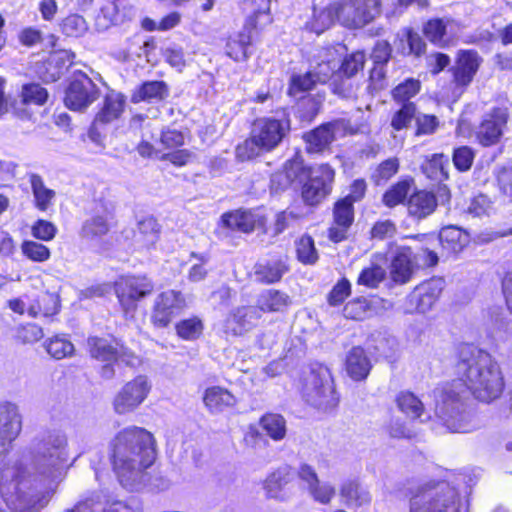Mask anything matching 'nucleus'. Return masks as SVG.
Returning <instances> with one entry per match:
<instances>
[{
  "mask_svg": "<svg viewBox=\"0 0 512 512\" xmlns=\"http://www.w3.org/2000/svg\"><path fill=\"white\" fill-rule=\"evenodd\" d=\"M423 31L432 43L444 47L459 37L462 26L452 18H434L425 24Z\"/></svg>",
  "mask_w": 512,
  "mask_h": 512,
  "instance_id": "obj_18",
  "label": "nucleus"
},
{
  "mask_svg": "<svg viewBox=\"0 0 512 512\" xmlns=\"http://www.w3.org/2000/svg\"><path fill=\"white\" fill-rule=\"evenodd\" d=\"M302 394L311 406L324 411L333 408L338 397L329 368L319 363L312 364L304 377Z\"/></svg>",
  "mask_w": 512,
  "mask_h": 512,
  "instance_id": "obj_7",
  "label": "nucleus"
},
{
  "mask_svg": "<svg viewBox=\"0 0 512 512\" xmlns=\"http://www.w3.org/2000/svg\"><path fill=\"white\" fill-rule=\"evenodd\" d=\"M449 158L444 154H433L423 165V173L431 180L443 182L448 179Z\"/></svg>",
  "mask_w": 512,
  "mask_h": 512,
  "instance_id": "obj_36",
  "label": "nucleus"
},
{
  "mask_svg": "<svg viewBox=\"0 0 512 512\" xmlns=\"http://www.w3.org/2000/svg\"><path fill=\"white\" fill-rule=\"evenodd\" d=\"M61 31L69 37H81L88 31V24L84 17L71 14L62 20Z\"/></svg>",
  "mask_w": 512,
  "mask_h": 512,
  "instance_id": "obj_48",
  "label": "nucleus"
},
{
  "mask_svg": "<svg viewBox=\"0 0 512 512\" xmlns=\"http://www.w3.org/2000/svg\"><path fill=\"white\" fill-rule=\"evenodd\" d=\"M409 189L410 185L407 181L398 182L383 195V202L388 207H394L406 199Z\"/></svg>",
  "mask_w": 512,
  "mask_h": 512,
  "instance_id": "obj_54",
  "label": "nucleus"
},
{
  "mask_svg": "<svg viewBox=\"0 0 512 512\" xmlns=\"http://www.w3.org/2000/svg\"><path fill=\"white\" fill-rule=\"evenodd\" d=\"M304 139L307 144V150L312 153H317L323 151L331 144L333 134L329 130V125L323 124L305 134Z\"/></svg>",
  "mask_w": 512,
  "mask_h": 512,
  "instance_id": "obj_39",
  "label": "nucleus"
},
{
  "mask_svg": "<svg viewBox=\"0 0 512 512\" xmlns=\"http://www.w3.org/2000/svg\"><path fill=\"white\" fill-rule=\"evenodd\" d=\"M385 277V270L380 266H372L364 269L358 277V284L365 285L370 288L377 287Z\"/></svg>",
  "mask_w": 512,
  "mask_h": 512,
  "instance_id": "obj_58",
  "label": "nucleus"
},
{
  "mask_svg": "<svg viewBox=\"0 0 512 512\" xmlns=\"http://www.w3.org/2000/svg\"><path fill=\"white\" fill-rule=\"evenodd\" d=\"M22 98L27 104L42 105L48 98V92L41 85L31 83L23 86Z\"/></svg>",
  "mask_w": 512,
  "mask_h": 512,
  "instance_id": "obj_55",
  "label": "nucleus"
},
{
  "mask_svg": "<svg viewBox=\"0 0 512 512\" xmlns=\"http://www.w3.org/2000/svg\"><path fill=\"white\" fill-rule=\"evenodd\" d=\"M203 323L198 317H192L181 320L176 325V331L179 337L184 340H195L203 332Z\"/></svg>",
  "mask_w": 512,
  "mask_h": 512,
  "instance_id": "obj_49",
  "label": "nucleus"
},
{
  "mask_svg": "<svg viewBox=\"0 0 512 512\" xmlns=\"http://www.w3.org/2000/svg\"><path fill=\"white\" fill-rule=\"evenodd\" d=\"M352 0H339L323 8L314 7L312 17L305 23L304 29L320 35L336 21L350 28L352 26Z\"/></svg>",
  "mask_w": 512,
  "mask_h": 512,
  "instance_id": "obj_8",
  "label": "nucleus"
},
{
  "mask_svg": "<svg viewBox=\"0 0 512 512\" xmlns=\"http://www.w3.org/2000/svg\"><path fill=\"white\" fill-rule=\"evenodd\" d=\"M74 58L75 54L67 50H62L51 55L49 60L47 61V64L49 66L59 65V68H57L49 76H46L45 81L53 82L58 80L63 74L64 69H67L70 65H72Z\"/></svg>",
  "mask_w": 512,
  "mask_h": 512,
  "instance_id": "obj_45",
  "label": "nucleus"
},
{
  "mask_svg": "<svg viewBox=\"0 0 512 512\" xmlns=\"http://www.w3.org/2000/svg\"><path fill=\"white\" fill-rule=\"evenodd\" d=\"M34 305H29L28 315L37 317L43 315L49 317L58 313L60 308L59 296L55 293L44 292L33 300Z\"/></svg>",
  "mask_w": 512,
  "mask_h": 512,
  "instance_id": "obj_30",
  "label": "nucleus"
},
{
  "mask_svg": "<svg viewBox=\"0 0 512 512\" xmlns=\"http://www.w3.org/2000/svg\"><path fill=\"white\" fill-rule=\"evenodd\" d=\"M296 253L298 260L303 264L312 265L318 260L314 241L307 235L302 236L296 241Z\"/></svg>",
  "mask_w": 512,
  "mask_h": 512,
  "instance_id": "obj_47",
  "label": "nucleus"
},
{
  "mask_svg": "<svg viewBox=\"0 0 512 512\" xmlns=\"http://www.w3.org/2000/svg\"><path fill=\"white\" fill-rule=\"evenodd\" d=\"M399 410L411 419H420L425 415L422 401L410 391H402L396 397Z\"/></svg>",
  "mask_w": 512,
  "mask_h": 512,
  "instance_id": "obj_35",
  "label": "nucleus"
},
{
  "mask_svg": "<svg viewBox=\"0 0 512 512\" xmlns=\"http://www.w3.org/2000/svg\"><path fill=\"white\" fill-rule=\"evenodd\" d=\"M289 131L290 121L286 117L258 119L252 127L250 137L237 146V157L248 160L262 152H270L282 142Z\"/></svg>",
  "mask_w": 512,
  "mask_h": 512,
  "instance_id": "obj_6",
  "label": "nucleus"
},
{
  "mask_svg": "<svg viewBox=\"0 0 512 512\" xmlns=\"http://www.w3.org/2000/svg\"><path fill=\"white\" fill-rule=\"evenodd\" d=\"M44 346L48 354L58 360L69 357L74 352V345L64 336L50 338Z\"/></svg>",
  "mask_w": 512,
  "mask_h": 512,
  "instance_id": "obj_42",
  "label": "nucleus"
},
{
  "mask_svg": "<svg viewBox=\"0 0 512 512\" xmlns=\"http://www.w3.org/2000/svg\"><path fill=\"white\" fill-rule=\"evenodd\" d=\"M493 211V203L488 196L480 194L471 199L467 213L472 217L489 216Z\"/></svg>",
  "mask_w": 512,
  "mask_h": 512,
  "instance_id": "obj_56",
  "label": "nucleus"
},
{
  "mask_svg": "<svg viewBox=\"0 0 512 512\" xmlns=\"http://www.w3.org/2000/svg\"><path fill=\"white\" fill-rule=\"evenodd\" d=\"M123 16L120 13V3L111 1L106 3L102 8L100 15L97 18V25L106 28L109 25H114L122 22Z\"/></svg>",
  "mask_w": 512,
  "mask_h": 512,
  "instance_id": "obj_51",
  "label": "nucleus"
},
{
  "mask_svg": "<svg viewBox=\"0 0 512 512\" xmlns=\"http://www.w3.org/2000/svg\"><path fill=\"white\" fill-rule=\"evenodd\" d=\"M153 289L152 282L146 277H125L115 284L117 298L126 316H132L138 301L149 295Z\"/></svg>",
  "mask_w": 512,
  "mask_h": 512,
  "instance_id": "obj_11",
  "label": "nucleus"
},
{
  "mask_svg": "<svg viewBox=\"0 0 512 512\" xmlns=\"http://www.w3.org/2000/svg\"><path fill=\"white\" fill-rule=\"evenodd\" d=\"M30 463L10 459L0 467V512H39L65 479L69 460L68 438L48 430L29 447Z\"/></svg>",
  "mask_w": 512,
  "mask_h": 512,
  "instance_id": "obj_1",
  "label": "nucleus"
},
{
  "mask_svg": "<svg viewBox=\"0 0 512 512\" xmlns=\"http://www.w3.org/2000/svg\"><path fill=\"white\" fill-rule=\"evenodd\" d=\"M457 379L434 390L435 414L443 428L452 433H469L478 427V421L468 406V394L482 402L498 398L504 388L499 364L486 351L471 344L458 350L455 365Z\"/></svg>",
  "mask_w": 512,
  "mask_h": 512,
  "instance_id": "obj_2",
  "label": "nucleus"
},
{
  "mask_svg": "<svg viewBox=\"0 0 512 512\" xmlns=\"http://www.w3.org/2000/svg\"><path fill=\"white\" fill-rule=\"evenodd\" d=\"M90 354L102 362H114L117 358L118 342H111L105 338L90 337L88 339Z\"/></svg>",
  "mask_w": 512,
  "mask_h": 512,
  "instance_id": "obj_33",
  "label": "nucleus"
},
{
  "mask_svg": "<svg viewBox=\"0 0 512 512\" xmlns=\"http://www.w3.org/2000/svg\"><path fill=\"white\" fill-rule=\"evenodd\" d=\"M261 313L255 306H241L232 310L224 321L227 335L240 336L251 330L260 319Z\"/></svg>",
  "mask_w": 512,
  "mask_h": 512,
  "instance_id": "obj_19",
  "label": "nucleus"
},
{
  "mask_svg": "<svg viewBox=\"0 0 512 512\" xmlns=\"http://www.w3.org/2000/svg\"><path fill=\"white\" fill-rule=\"evenodd\" d=\"M508 119L505 108H494L486 113L475 132L478 142L485 147L497 144L504 134Z\"/></svg>",
  "mask_w": 512,
  "mask_h": 512,
  "instance_id": "obj_14",
  "label": "nucleus"
},
{
  "mask_svg": "<svg viewBox=\"0 0 512 512\" xmlns=\"http://www.w3.org/2000/svg\"><path fill=\"white\" fill-rule=\"evenodd\" d=\"M416 107L414 103L408 102L402 105V107L393 115L391 120V126L394 130H402L407 128L415 116Z\"/></svg>",
  "mask_w": 512,
  "mask_h": 512,
  "instance_id": "obj_52",
  "label": "nucleus"
},
{
  "mask_svg": "<svg viewBox=\"0 0 512 512\" xmlns=\"http://www.w3.org/2000/svg\"><path fill=\"white\" fill-rule=\"evenodd\" d=\"M412 252L409 248H398L392 258L390 274L391 278L396 283H406L409 281L412 274L411 265Z\"/></svg>",
  "mask_w": 512,
  "mask_h": 512,
  "instance_id": "obj_25",
  "label": "nucleus"
},
{
  "mask_svg": "<svg viewBox=\"0 0 512 512\" xmlns=\"http://www.w3.org/2000/svg\"><path fill=\"white\" fill-rule=\"evenodd\" d=\"M22 430V417L16 404L0 403V461L12 448V443Z\"/></svg>",
  "mask_w": 512,
  "mask_h": 512,
  "instance_id": "obj_13",
  "label": "nucleus"
},
{
  "mask_svg": "<svg viewBox=\"0 0 512 512\" xmlns=\"http://www.w3.org/2000/svg\"><path fill=\"white\" fill-rule=\"evenodd\" d=\"M43 336L42 328L34 323L22 325L17 329V338L23 343H35L42 339Z\"/></svg>",
  "mask_w": 512,
  "mask_h": 512,
  "instance_id": "obj_62",
  "label": "nucleus"
},
{
  "mask_svg": "<svg viewBox=\"0 0 512 512\" xmlns=\"http://www.w3.org/2000/svg\"><path fill=\"white\" fill-rule=\"evenodd\" d=\"M352 223V194L339 200L334 208V224L329 229V238L340 242L346 238V233Z\"/></svg>",
  "mask_w": 512,
  "mask_h": 512,
  "instance_id": "obj_22",
  "label": "nucleus"
},
{
  "mask_svg": "<svg viewBox=\"0 0 512 512\" xmlns=\"http://www.w3.org/2000/svg\"><path fill=\"white\" fill-rule=\"evenodd\" d=\"M468 491L438 482L410 500V512H468Z\"/></svg>",
  "mask_w": 512,
  "mask_h": 512,
  "instance_id": "obj_5",
  "label": "nucleus"
},
{
  "mask_svg": "<svg viewBox=\"0 0 512 512\" xmlns=\"http://www.w3.org/2000/svg\"><path fill=\"white\" fill-rule=\"evenodd\" d=\"M399 170V160L396 157L389 158L383 162H381L372 177L375 180L376 184H380V182H385L389 180L393 175H395Z\"/></svg>",
  "mask_w": 512,
  "mask_h": 512,
  "instance_id": "obj_57",
  "label": "nucleus"
},
{
  "mask_svg": "<svg viewBox=\"0 0 512 512\" xmlns=\"http://www.w3.org/2000/svg\"><path fill=\"white\" fill-rule=\"evenodd\" d=\"M333 178L334 171L327 164L310 168L302 187L304 202L308 205L320 203L330 193Z\"/></svg>",
  "mask_w": 512,
  "mask_h": 512,
  "instance_id": "obj_12",
  "label": "nucleus"
},
{
  "mask_svg": "<svg viewBox=\"0 0 512 512\" xmlns=\"http://www.w3.org/2000/svg\"><path fill=\"white\" fill-rule=\"evenodd\" d=\"M436 205L434 194L427 191H418L410 197L408 210L411 215L422 218L431 214Z\"/></svg>",
  "mask_w": 512,
  "mask_h": 512,
  "instance_id": "obj_34",
  "label": "nucleus"
},
{
  "mask_svg": "<svg viewBox=\"0 0 512 512\" xmlns=\"http://www.w3.org/2000/svg\"><path fill=\"white\" fill-rule=\"evenodd\" d=\"M112 464L119 483L138 491L145 486L147 473L156 458L153 435L146 429L131 426L117 433L111 443Z\"/></svg>",
  "mask_w": 512,
  "mask_h": 512,
  "instance_id": "obj_3",
  "label": "nucleus"
},
{
  "mask_svg": "<svg viewBox=\"0 0 512 512\" xmlns=\"http://www.w3.org/2000/svg\"><path fill=\"white\" fill-rule=\"evenodd\" d=\"M22 254L33 262H46L51 256L50 249L42 243L25 240L21 244Z\"/></svg>",
  "mask_w": 512,
  "mask_h": 512,
  "instance_id": "obj_46",
  "label": "nucleus"
},
{
  "mask_svg": "<svg viewBox=\"0 0 512 512\" xmlns=\"http://www.w3.org/2000/svg\"><path fill=\"white\" fill-rule=\"evenodd\" d=\"M251 32L246 26L243 31L234 37H230L226 44V54L235 61H243L248 58V48L251 45Z\"/></svg>",
  "mask_w": 512,
  "mask_h": 512,
  "instance_id": "obj_32",
  "label": "nucleus"
},
{
  "mask_svg": "<svg viewBox=\"0 0 512 512\" xmlns=\"http://www.w3.org/2000/svg\"><path fill=\"white\" fill-rule=\"evenodd\" d=\"M152 384L146 375H138L126 382L115 394L112 406L118 415H126L138 409L147 399Z\"/></svg>",
  "mask_w": 512,
  "mask_h": 512,
  "instance_id": "obj_9",
  "label": "nucleus"
},
{
  "mask_svg": "<svg viewBox=\"0 0 512 512\" xmlns=\"http://www.w3.org/2000/svg\"><path fill=\"white\" fill-rule=\"evenodd\" d=\"M297 474L313 500L321 504H328L331 501L335 495L334 487L328 482L320 481L312 466L302 463L298 468Z\"/></svg>",
  "mask_w": 512,
  "mask_h": 512,
  "instance_id": "obj_20",
  "label": "nucleus"
},
{
  "mask_svg": "<svg viewBox=\"0 0 512 512\" xmlns=\"http://www.w3.org/2000/svg\"><path fill=\"white\" fill-rule=\"evenodd\" d=\"M369 354L370 349L354 347V381H360L367 378L372 368Z\"/></svg>",
  "mask_w": 512,
  "mask_h": 512,
  "instance_id": "obj_44",
  "label": "nucleus"
},
{
  "mask_svg": "<svg viewBox=\"0 0 512 512\" xmlns=\"http://www.w3.org/2000/svg\"><path fill=\"white\" fill-rule=\"evenodd\" d=\"M56 232L57 228L55 225L43 219L37 220L31 228L32 235L41 241L52 240L55 237Z\"/></svg>",
  "mask_w": 512,
  "mask_h": 512,
  "instance_id": "obj_61",
  "label": "nucleus"
},
{
  "mask_svg": "<svg viewBox=\"0 0 512 512\" xmlns=\"http://www.w3.org/2000/svg\"><path fill=\"white\" fill-rule=\"evenodd\" d=\"M284 172L289 176L291 185L295 182L302 183L309 175V169L303 166V163L299 160L287 161L284 166Z\"/></svg>",
  "mask_w": 512,
  "mask_h": 512,
  "instance_id": "obj_60",
  "label": "nucleus"
},
{
  "mask_svg": "<svg viewBox=\"0 0 512 512\" xmlns=\"http://www.w3.org/2000/svg\"><path fill=\"white\" fill-rule=\"evenodd\" d=\"M100 96L97 85L85 73L78 71L66 89L64 102L67 108L74 111H84Z\"/></svg>",
  "mask_w": 512,
  "mask_h": 512,
  "instance_id": "obj_10",
  "label": "nucleus"
},
{
  "mask_svg": "<svg viewBox=\"0 0 512 512\" xmlns=\"http://www.w3.org/2000/svg\"><path fill=\"white\" fill-rule=\"evenodd\" d=\"M439 241L448 253H458L468 243V235L457 226H447L441 229Z\"/></svg>",
  "mask_w": 512,
  "mask_h": 512,
  "instance_id": "obj_29",
  "label": "nucleus"
},
{
  "mask_svg": "<svg viewBox=\"0 0 512 512\" xmlns=\"http://www.w3.org/2000/svg\"><path fill=\"white\" fill-rule=\"evenodd\" d=\"M287 271V265L280 259L259 262L254 268L256 280L265 284L278 282Z\"/></svg>",
  "mask_w": 512,
  "mask_h": 512,
  "instance_id": "obj_26",
  "label": "nucleus"
},
{
  "mask_svg": "<svg viewBox=\"0 0 512 512\" xmlns=\"http://www.w3.org/2000/svg\"><path fill=\"white\" fill-rule=\"evenodd\" d=\"M481 58L472 50H462L458 53L453 67V96L460 97L472 82L479 69Z\"/></svg>",
  "mask_w": 512,
  "mask_h": 512,
  "instance_id": "obj_16",
  "label": "nucleus"
},
{
  "mask_svg": "<svg viewBox=\"0 0 512 512\" xmlns=\"http://www.w3.org/2000/svg\"><path fill=\"white\" fill-rule=\"evenodd\" d=\"M474 160V152L468 146L456 148L453 153V163L459 171H467L471 168Z\"/></svg>",
  "mask_w": 512,
  "mask_h": 512,
  "instance_id": "obj_59",
  "label": "nucleus"
},
{
  "mask_svg": "<svg viewBox=\"0 0 512 512\" xmlns=\"http://www.w3.org/2000/svg\"><path fill=\"white\" fill-rule=\"evenodd\" d=\"M400 41L402 43H407V46H402V52L404 54H415L416 56H419L425 50L426 45L421 36L411 30L403 32Z\"/></svg>",
  "mask_w": 512,
  "mask_h": 512,
  "instance_id": "obj_53",
  "label": "nucleus"
},
{
  "mask_svg": "<svg viewBox=\"0 0 512 512\" xmlns=\"http://www.w3.org/2000/svg\"><path fill=\"white\" fill-rule=\"evenodd\" d=\"M159 237L158 223L153 218H146L138 224L137 239L144 247L150 248L155 245Z\"/></svg>",
  "mask_w": 512,
  "mask_h": 512,
  "instance_id": "obj_43",
  "label": "nucleus"
},
{
  "mask_svg": "<svg viewBox=\"0 0 512 512\" xmlns=\"http://www.w3.org/2000/svg\"><path fill=\"white\" fill-rule=\"evenodd\" d=\"M381 13V0H354V29L371 23Z\"/></svg>",
  "mask_w": 512,
  "mask_h": 512,
  "instance_id": "obj_28",
  "label": "nucleus"
},
{
  "mask_svg": "<svg viewBox=\"0 0 512 512\" xmlns=\"http://www.w3.org/2000/svg\"><path fill=\"white\" fill-rule=\"evenodd\" d=\"M420 86L419 80L409 78L393 89V99L402 105L408 103L420 91Z\"/></svg>",
  "mask_w": 512,
  "mask_h": 512,
  "instance_id": "obj_50",
  "label": "nucleus"
},
{
  "mask_svg": "<svg viewBox=\"0 0 512 512\" xmlns=\"http://www.w3.org/2000/svg\"><path fill=\"white\" fill-rule=\"evenodd\" d=\"M260 425L274 440H281L286 434L285 419L279 414H266L260 419Z\"/></svg>",
  "mask_w": 512,
  "mask_h": 512,
  "instance_id": "obj_41",
  "label": "nucleus"
},
{
  "mask_svg": "<svg viewBox=\"0 0 512 512\" xmlns=\"http://www.w3.org/2000/svg\"><path fill=\"white\" fill-rule=\"evenodd\" d=\"M444 288L441 278H432L418 285L407 297L406 312L425 313L429 311L438 300Z\"/></svg>",
  "mask_w": 512,
  "mask_h": 512,
  "instance_id": "obj_15",
  "label": "nucleus"
},
{
  "mask_svg": "<svg viewBox=\"0 0 512 512\" xmlns=\"http://www.w3.org/2000/svg\"><path fill=\"white\" fill-rule=\"evenodd\" d=\"M30 184L35 207L42 212L47 211L53 204L55 191L47 188L41 176L37 174L30 175Z\"/></svg>",
  "mask_w": 512,
  "mask_h": 512,
  "instance_id": "obj_31",
  "label": "nucleus"
},
{
  "mask_svg": "<svg viewBox=\"0 0 512 512\" xmlns=\"http://www.w3.org/2000/svg\"><path fill=\"white\" fill-rule=\"evenodd\" d=\"M291 304L290 297L279 290L269 289L263 291L258 299L256 308L262 312H283Z\"/></svg>",
  "mask_w": 512,
  "mask_h": 512,
  "instance_id": "obj_27",
  "label": "nucleus"
},
{
  "mask_svg": "<svg viewBox=\"0 0 512 512\" xmlns=\"http://www.w3.org/2000/svg\"><path fill=\"white\" fill-rule=\"evenodd\" d=\"M224 225L232 230L250 232L254 229L255 218L251 212L235 211L222 216Z\"/></svg>",
  "mask_w": 512,
  "mask_h": 512,
  "instance_id": "obj_40",
  "label": "nucleus"
},
{
  "mask_svg": "<svg viewBox=\"0 0 512 512\" xmlns=\"http://www.w3.org/2000/svg\"><path fill=\"white\" fill-rule=\"evenodd\" d=\"M168 94L167 85L163 81H149L143 83L132 95V101L162 100Z\"/></svg>",
  "mask_w": 512,
  "mask_h": 512,
  "instance_id": "obj_38",
  "label": "nucleus"
},
{
  "mask_svg": "<svg viewBox=\"0 0 512 512\" xmlns=\"http://www.w3.org/2000/svg\"><path fill=\"white\" fill-rule=\"evenodd\" d=\"M202 401L212 415L221 414L234 408L238 403L237 397L231 391L219 385L207 387L203 392Z\"/></svg>",
  "mask_w": 512,
  "mask_h": 512,
  "instance_id": "obj_21",
  "label": "nucleus"
},
{
  "mask_svg": "<svg viewBox=\"0 0 512 512\" xmlns=\"http://www.w3.org/2000/svg\"><path fill=\"white\" fill-rule=\"evenodd\" d=\"M109 210L104 205H99L95 213L88 218L82 226V237L87 240H98L109 231Z\"/></svg>",
  "mask_w": 512,
  "mask_h": 512,
  "instance_id": "obj_24",
  "label": "nucleus"
},
{
  "mask_svg": "<svg viewBox=\"0 0 512 512\" xmlns=\"http://www.w3.org/2000/svg\"><path fill=\"white\" fill-rule=\"evenodd\" d=\"M191 257L197 259L200 263H195L191 266L188 272V279L192 282L202 281L207 275L204 264L209 261V256L207 254L192 253Z\"/></svg>",
  "mask_w": 512,
  "mask_h": 512,
  "instance_id": "obj_63",
  "label": "nucleus"
},
{
  "mask_svg": "<svg viewBox=\"0 0 512 512\" xmlns=\"http://www.w3.org/2000/svg\"><path fill=\"white\" fill-rule=\"evenodd\" d=\"M125 96L116 91H110L104 97L100 110L95 115L96 124H110L119 119L125 107Z\"/></svg>",
  "mask_w": 512,
  "mask_h": 512,
  "instance_id": "obj_23",
  "label": "nucleus"
},
{
  "mask_svg": "<svg viewBox=\"0 0 512 512\" xmlns=\"http://www.w3.org/2000/svg\"><path fill=\"white\" fill-rule=\"evenodd\" d=\"M184 306L185 299L180 292L174 290L162 292L155 300L152 322L157 327H166Z\"/></svg>",
  "mask_w": 512,
  "mask_h": 512,
  "instance_id": "obj_17",
  "label": "nucleus"
},
{
  "mask_svg": "<svg viewBox=\"0 0 512 512\" xmlns=\"http://www.w3.org/2000/svg\"><path fill=\"white\" fill-rule=\"evenodd\" d=\"M292 480L288 467H282L273 472L265 481L266 494L270 498L283 499V488Z\"/></svg>",
  "mask_w": 512,
  "mask_h": 512,
  "instance_id": "obj_37",
  "label": "nucleus"
},
{
  "mask_svg": "<svg viewBox=\"0 0 512 512\" xmlns=\"http://www.w3.org/2000/svg\"><path fill=\"white\" fill-rule=\"evenodd\" d=\"M347 48L342 44L317 49L310 60V69L319 83L331 80L335 94L347 98L350 96L352 55L346 54Z\"/></svg>",
  "mask_w": 512,
  "mask_h": 512,
  "instance_id": "obj_4",
  "label": "nucleus"
},
{
  "mask_svg": "<svg viewBox=\"0 0 512 512\" xmlns=\"http://www.w3.org/2000/svg\"><path fill=\"white\" fill-rule=\"evenodd\" d=\"M185 137L181 131L167 128L162 131L160 142L167 149L180 147L184 144Z\"/></svg>",
  "mask_w": 512,
  "mask_h": 512,
  "instance_id": "obj_64",
  "label": "nucleus"
}]
</instances>
